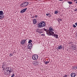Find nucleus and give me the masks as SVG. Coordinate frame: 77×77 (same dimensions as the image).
Instances as JSON below:
<instances>
[{"instance_id":"obj_39","label":"nucleus","mask_w":77,"mask_h":77,"mask_svg":"<svg viewBox=\"0 0 77 77\" xmlns=\"http://www.w3.org/2000/svg\"><path fill=\"white\" fill-rule=\"evenodd\" d=\"M76 3L77 4V1L76 2Z\"/></svg>"},{"instance_id":"obj_29","label":"nucleus","mask_w":77,"mask_h":77,"mask_svg":"<svg viewBox=\"0 0 77 77\" xmlns=\"http://www.w3.org/2000/svg\"><path fill=\"white\" fill-rule=\"evenodd\" d=\"M38 29H36V32H39V31H38Z\"/></svg>"},{"instance_id":"obj_12","label":"nucleus","mask_w":77,"mask_h":77,"mask_svg":"<svg viewBox=\"0 0 77 77\" xmlns=\"http://www.w3.org/2000/svg\"><path fill=\"white\" fill-rule=\"evenodd\" d=\"M58 48L59 50H60V49H62V45H60V46H59L58 47Z\"/></svg>"},{"instance_id":"obj_1","label":"nucleus","mask_w":77,"mask_h":77,"mask_svg":"<svg viewBox=\"0 0 77 77\" xmlns=\"http://www.w3.org/2000/svg\"><path fill=\"white\" fill-rule=\"evenodd\" d=\"M43 30L45 31V32H46L47 34L48 35H49V36L53 35V34L54 33V30L51 27H49V30H48L44 28L43 29Z\"/></svg>"},{"instance_id":"obj_30","label":"nucleus","mask_w":77,"mask_h":77,"mask_svg":"<svg viewBox=\"0 0 77 77\" xmlns=\"http://www.w3.org/2000/svg\"><path fill=\"white\" fill-rule=\"evenodd\" d=\"M35 18H37V17H38V16L37 15H35Z\"/></svg>"},{"instance_id":"obj_31","label":"nucleus","mask_w":77,"mask_h":77,"mask_svg":"<svg viewBox=\"0 0 77 77\" xmlns=\"http://www.w3.org/2000/svg\"><path fill=\"white\" fill-rule=\"evenodd\" d=\"M35 63H36L37 64V65H38V61H36Z\"/></svg>"},{"instance_id":"obj_22","label":"nucleus","mask_w":77,"mask_h":77,"mask_svg":"<svg viewBox=\"0 0 77 77\" xmlns=\"http://www.w3.org/2000/svg\"><path fill=\"white\" fill-rule=\"evenodd\" d=\"M67 3H68L69 5H71L72 4V2H68Z\"/></svg>"},{"instance_id":"obj_19","label":"nucleus","mask_w":77,"mask_h":77,"mask_svg":"<svg viewBox=\"0 0 77 77\" xmlns=\"http://www.w3.org/2000/svg\"><path fill=\"white\" fill-rule=\"evenodd\" d=\"M32 42V40H29V41L28 42V43L29 44H31V42Z\"/></svg>"},{"instance_id":"obj_26","label":"nucleus","mask_w":77,"mask_h":77,"mask_svg":"<svg viewBox=\"0 0 77 77\" xmlns=\"http://www.w3.org/2000/svg\"><path fill=\"white\" fill-rule=\"evenodd\" d=\"M74 48L73 49V50H75L76 48H75V47H73L72 48Z\"/></svg>"},{"instance_id":"obj_21","label":"nucleus","mask_w":77,"mask_h":77,"mask_svg":"<svg viewBox=\"0 0 77 77\" xmlns=\"http://www.w3.org/2000/svg\"><path fill=\"white\" fill-rule=\"evenodd\" d=\"M5 65H3V66H2V68H3L4 69H3V70H4V69H5Z\"/></svg>"},{"instance_id":"obj_13","label":"nucleus","mask_w":77,"mask_h":77,"mask_svg":"<svg viewBox=\"0 0 77 77\" xmlns=\"http://www.w3.org/2000/svg\"><path fill=\"white\" fill-rule=\"evenodd\" d=\"M33 65H35V66H36V65H37L38 64L36 63V62L34 61L33 63Z\"/></svg>"},{"instance_id":"obj_4","label":"nucleus","mask_w":77,"mask_h":77,"mask_svg":"<svg viewBox=\"0 0 77 77\" xmlns=\"http://www.w3.org/2000/svg\"><path fill=\"white\" fill-rule=\"evenodd\" d=\"M11 72H10V71H7V72H5V75H6L7 74L8 75H11Z\"/></svg>"},{"instance_id":"obj_33","label":"nucleus","mask_w":77,"mask_h":77,"mask_svg":"<svg viewBox=\"0 0 77 77\" xmlns=\"http://www.w3.org/2000/svg\"><path fill=\"white\" fill-rule=\"evenodd\" d=\"M74 11H77V9H75Z\"/></svg>"},{"instance_id":"obj_18","label":"nucleus","mask_w":77,"mask_h":77,"mask_svg":"<svg viewBox=\"0 0 77 77\" xmlns=\"http://www.w3.org/2000/svg\"><path fill=\"white\" fill-rule=\"evenodd\" d=\"M45 65H46L47 64H48V63H49V61H45Z\"/></svg>"},{"instance_id":"obj_15","label":"nucleus","mask_w":77,"mask_h":77,"mask_svg":"<svg viewBox=\"0 0 77 77\" xmlns=\"http://www.w3.org/2000/svg\"><path fill=\"white\" fill-rule=\"evenodd\" d=\"M32 58L33 60H35V55H34L32 56Z\"/></svg>"},{"instance_id":"obj_37","label":"nucleus","mask_w":77,"mask_h":77,"mask_svg":"<svg viewBox=\"0 0 77 77\" xmlns=\"http://www.w3.org/2000/svg\"><path fill=\"white\" fill-rule=\"evenodd\" d=\"M76 69H77V66L76 67Z\"/></svg>"},{"instance_id":"obj_3","label":"nucleus","mask_w":77,"mask_h":77,"mask_svg":"<svg viewBox=\"0 0 77 77\" xmlns=\"http://www.w3.org/2000/svg\"><path fill=\"white\" fill-rule=\"evenodd\" d=\"M29 5V2H25L23 3L20 5L21 7H26L27 5Z\"/></svg>"},{"instance_id":"obj_10","label":"nucleus","mask_w":77,"mask_h":77,"mask_svg":"<svg viewBox=\"0 0 77 77\" xmlns=\"http://www.w3.org/2000/svg\"><path fill=\"white\" fill-rule=\"evenodd\" d=\"M33 24H36L37 23V21H36V19H34L33 21Z\"/></svg>"},{"instance_id":"obj_40","label":"nucleus","mask_w":77,"mask_h":77,"mask_svg":"<svg viewBox=\"0 0 77 77\" xmlns=\"http://www.w3.org/2000/svg\"><path fill=\"white\" fill-rule=\"evenodd\" d=\"M76 0V1H77V0Z\"/></svg>"},{"instance_id":"obj_34","label":"nucleus","mask_w":77,"mask_h":77,"mask_svg":"<svg viewBox=\"0 0 77 77\" xmlns=\"http://www.w3.org/2000/svg\"><path fill=\"white\" fill-rule=\"evenodd\" d=\"M72 43V42H70L69 43V44H71Z\"/></svg>"},{"instance_id":"obj_27","label":"nucleus","mask_w":77,"mask_h":77,"mask_svg":"<svg viewBox=\"0 0 77 77\" xmlns=\"http://www.w3.org/2000/svg\"><path fill=\"white\" fill-rule=\"evenodd\" d=\"M73 26L74 27H76V26L75 24H73Z\"/></svg>"},{"instance_id":"obj_5","label":"nucleus","mask_w":77,"mask_h":77,"mask_svg":"<svg viewBox=\"0 0 77 77\" xmlns=\"http://www.w3.org/2000/svg\"><path fill=\"white\" fill-rule=\"evenodd\" d=\"M26 41H27V39L22 40L21 42V45H24V44H25L26 43Z\"/></svg>"},{"instance_id":"obj_20","label":"nucleus","mask_w":77,"mask_h":77,"mask_svg":"<svg viewBox=\"0 0 77 77\" xmlns=\"http://www.w3.org/2000/svg\"><path fill=\"white\" fill-rule=\"evenodd\" d=\"M28 49H29V50H30L31 49V48L32 47V46H28Z\"/></svg>"},{"instance_id":"obj_23","label":"nucleus","mask_w":77,"mask_h":77,"mask_svg":"<svg viewBox=\"0 0 77 77\" xmlns=\"http://www.w3.org/2000/svg\"><path fill=\"white\" fill-rule=\"evenodd\" d=\"M58 19L59 20H60V21H62V19L58 18Z\"/></svg>"},{"instance_id":"obj_24","label":"nucleus","mask_w":77,"mask_h":77,"mask_svg":"<svg viewBox=\"0 0 77 77\" xmlns=\"http://www.w3.org/2000/svg\"><path fill=\"white\" fill-rule=\"evenodd\" d=\"M14 76H15V74H14L12 75V76L11 77H14Z\"/></svg>"},{"instance_id":"obj_35","label":"nucleus","mask_w":77,"mask_h":77,"mask_svg":"<svg viewBox=\"0 0 77 77\" xmlns=\"http://www.w3.org/2000/svg\"><path fill=\"white\" fill-rule=\"evenodd\" d=\"M76 1H77L76 0H74V2H76Z\"/></svg>"},{"instance_id":"obj_9","label":"nucleus","mask_w":77,"mask_h":77,"mask_svg":"<svg viewBox=\"0 0 77 77\" xmlns=\"http://www.w3.org/2000/svg\"><path fill=\"white\" fill-rule=\"evenodd\" d=\"M7 71H10V72H12L13 70L11 69V67H8V69L7 70Z\"/></svg>"},{"instance_id":"obj_38","label":"nucleus","mask_w":77,"mask_h":77,"mask_svg":"<svg viewBox=\"0 0 77 77\" xmlns=\"http://www.w3.org/2000/svg\"><path fill=\"white\" fill-rule=\"evenodd\" d=\"M58 21L59 22L60 21V20H58Z\"/></svg>"},{"instance_id":"obj_6","label":"nucleus","mask_w":77,"mask_h":77,"mask_svg":"<svg viewBox=\"0 0 77 77\" xmlns=\"http://www.w3.org/2000/svg\"><path fill=\"white\" fill-rule=\"evenodd\" d=\"M70 76L72 77H75L76 76V74H75V73L73 72L71 74Z\"/></svg>"},{"instance_id":"obj_7","label":"nucleus","mask_w":77,"mask_h":77,"mask_svg":"<svg viewBox=\"0 0 77 77\" xmlns=\"http://www.w3.org/2000/svg\"><path fill=\"white\" fill-rule=\"evenodd\" d=\"M51 36H54V37H55L56 39H58V38H58V35H56V34H54L53 35H51Z\"/></svg>"},{"instance_id":"obj_2","label":"nucleus","mask_w":77,"mask_h":77,"mask_svg":"<svg viewBox=\"0 0 77 77\" xmlns=\"http://www.w3.org/2000/svg\"><path fill=\"white\" fill-rule=\"evenodd\" d=\"M46 25V23H45V21H42L40 23H39L38 25V27L39 28H42L44 27H45Z\"/></svg>"},{"instance_id":"obj_11","label":"nucleus","mask_w":77,"mask_h":77,"mask_svg":"<svg viewBox=\"0 0 77 77\" xmlns=\"http://www.w3.org/2000/svg\"><path fill=\"white\" fill-rule=\"evenodd\" d=\"M4 15V13H3V11H0V15Z\"/></svg>"},{"instance_id":"obj_17","label":"nucleus","mask_w":77,"mask_h":77,"mask_svg":"<svg viewBox=\"0 0 77 77\" xmlns=\"http://www.w3.org/2000/svg\"><path fill=\"white\" fill-rule=\"evenodd\" d=\"M4 17H5V16H3V15L2 16H0V19H2V18H4Z\"/></svg>"},{"instance_id":"obj_8","label":"nucleus","mask_w":77,"mask_h":77,"mask_svg":"<svg viewBox=\"0 0 77 77\" xmlns=\"http://www.w3.org/2000/svg\"><path fill=\"white\" fill-rule=\"evenodd\" d=\"M27 8H25L23 9L22 10L20 11V13H24V12H25L26 11V10H27Z\"/></svg>"},{"instance_id":"obj_25","label":"nucleus","mask_w":77,"mask_h":77,"mask_svg":"<svg viewBox=\"0 0 77 77\" xmlns=\"http://www.w3.org/2000/svg\"><path fill=\"white\" fill-rule=\"evenodd\" d=\"M57 13H58V12H57V11H55V14H57Z\"/></svg>"},{"instance_id":"obj_16","label":"nucleus","mask_w":77,"mask_h":77,"mask_svg":"<svg viewBox=\"0 0 77 77\" xmlns=\"http://www.w3.org/2000/svg\"><path fill=\"white\" fill-rule=\"evenodd\" d=\"M28 46L32 47H33V45H32V43H29V44H28Z\"/></svg>"},{"instance_id":"obj_36","label":"nucleus","mask_w":77,"mask_h":77,"mask_svg":"<svg viewBox=\"0 0 77 77\" xmlns=\"http://www.w3.org/2000/svg\"><path fill=\"white\" fill-rule=\"evenodd\" d=\"M59 0L60 1H63V0Z\"/></svg>"},{"instance_id":"obj_14","label":"nucleus","mask_w":77,"mask_h":77,"mask_svg":"<svg viewBox=\"0 0 77 77\" xmlns=\"http://www.w3.org/2000/svg\"><path fill=\"white\" fill-rule=\"evenodd\" d=\"M35 60L38 59V56L37 55H35Z\"/></svg>"},{"instance_id":"obj_32","label":"nucleus","mask_w":77,"mask_h":77,"mask_svg":"<svg viewBox=\"0 0 77 77\" xmlns=\"http://www.w3.org/2000/svg\"><path fill=\"white\" fill-rule=\"evenodd\" d=\"M75 24L76 25V26H77V22L75 23Z\"/></svg>"},{"instance_id":"obj_28","label":"nucleus","mask_w":77,"mask_h":77,"mask_svg":"<svg viewBox=\"0 0 77 77\" xmlns=\"http://www.w3.org/2000/svg\"><path fill=\"white\" fill-rule=\"evenodd\" d=\"M50 15V14H46V15L47 16H48V15Z\"/></svg>"}]
</instances>
